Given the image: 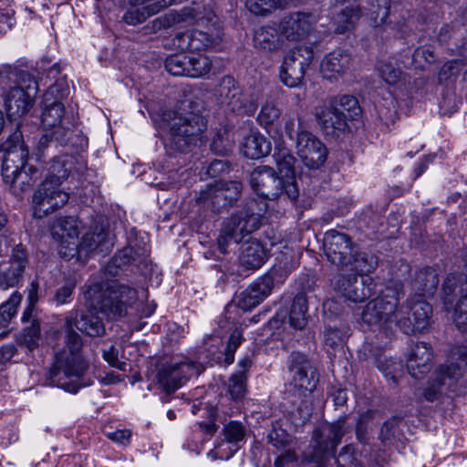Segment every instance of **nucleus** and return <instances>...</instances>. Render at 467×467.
<instances>
[{
  "mask_svg": "<svg viewBox=\"0 0 467 467\" xmlns=\"http://www.w3.org/2000/svg\"><path fill=\"white\" fill-rule=\"evenodd\" d=\"M279 0H246L245 5L254 15L265 16L279 6Z\"/></svg>",
  "mask_w": 467,
  "mask_h": 467,
  "instance_id": "54",
  "label": "nucleus"
},
{
  "mask_svg": "<svg viewBox=\"0 0 467 467\" xmlns=\"http://www.w3.org/2000/svg\"><path fill=\"white\" fill-rule=\"evenodd\" d=\"M11 81L8 90L3 93L5 111L9 119H16L26 115L33 107L38 91L36 79L26 72L1 73L0 82Z\"/></svg>",
  "mask_w": 467,
  "mask_h": 467,
  "instance_id": "5",
  "label": "nucleus"
},
{
  "mask_svg": "<svg viewBox=\"0 0 467 467\" xmlns=\"http://www.w3.org/2000/svg\"><path fill=\"white\" fill-rule=\"evenodd\" d=\"M229 163L224 160H213L207 168V174L211 177H217L229 171Z\"/></svg>",
  "mask_w": 467,
  "mask_h": 467,
  "instance_id": "63",
  "label": "nucleus"
},
{
  "mask_svg": "<svg viewBox=\"0 0 467 467\" xmlns=\"http://www.w3.org/2000/svg\"><path fill=\"white\" fill-rule=\"evenodd\" d=\"M149 16L148 12L140 5H132L123 16L125 23L136 26L144 22Z\"/></svg>",
  "mask_w": 467,
  "mask_h": 467,
  "instance_id": "62",
  "label": "nucleus"
},
{
  "mask_svg": "<svg viewBox=\"0 0 467 467\" xmlns=\"http://www.w3.org/2000/svg\"><path fill=\"white\" fill-rule=\"evenodd\" d=\"M196 202L200 205L211 208L215 212L230 206L228 201L224 200L223 191L220 188L217 182L207 185L204 190L201 191Z\"/></svg>",
  "mask_w": 467,
  "mask_h": 467,
  "instance_id": "34",
  "label": "nucleus"
},
{
  "mask_svg": "<svg viewBox=\"0 0 467 467\" xmlns=\"http://www.w3.org/2000/svg\"><path fill=\"white\" fill-rule=\"evenodd\" d=\"M149 256L150 248L147 244L143 240H136L118 251L114 259L119 263H146Z\"/></svg>",
  "mask_w": 467,
  "mask_h": 467,
  "instance_id": "35",
  "label": "nucleus"
},
{
  "mask_svg": "<svg viewBox=\"0 0 467 467\" xmlns=\"http://www.w3.org/2000/svg\"><path fill=\"white\" fill-rule=\"evenodd\" d=\"M218 93L221 97L224 98L222 102L229 105L234 111L250 116L253 115L257 109V104L254 99H251L246 101L235 86V81L232 77L227 76L222 79Z\"/></svg>",
  "mask_w": 467,
  "mask_h": 467,
  "instance_id": "24",
  "label": "nucleus"
},
{
  "mask_svg": "<svg viewBox=\"0 0 467 467\" xmlns=\"http://www.w3.org/2000/svg\"><path fill=\"white\" fill-rule=\"evenodd\" d=\"M292 270L288 265H273L240 294L237 306L244 310L255 307L271 295L275 287L285 283Z\"/></svg>",
  "mask_w": 467,
  "mask_h": 467,
  "instance_id": "9",
  "label": "nucleus"
},
{
  "mask_svg": "<svg viewBox=\"0 0 467 467\" xmlns=\"http://www.w3.org/2000/svg\"><path fill=\"white\" fill-rule=\"evenodd\" d=\"M27 306L24 310L21 320L27 319L32 315H37L36 305L38 301V284L36 281H32L27 288Z\"/></svg>",
  "mask_w": 467,
  "mask_h": 467,
  "instance_id": "56",
  "label": "nucleus"
},
{
  "mask_svg": "<svg viewBox=\"0 0 467 467\" xmlns=\"http://www.w3.org/2000/svg\"><path fill=\"white\" fill-rule=\"evenodd\" d=\"M174 24L192 25L196 27L177 33L172 38V45L182 51H202L215 47L222 40L223 29L218 17L209 6L192 3L183 7L179 13L171 14Z\"/></svg>",
  "mask_w": 467,
  "mask_h": 467,
  "instance_id": "2",
  "label": "nucleus"
},
{
  "mask_svg": "<svg viewBox=\"0 0 467 467\" xmlns=\"http://www.w3.org/2000/svg\"><path fill=\"white\" fill-rule=\"evenodd\" d=\"M346 333L338 328L327 327L324 331L325 346L331 349H337L344 344Z\"/></svg>",
  "mask_w": 467,
  "mask_h": 467,
  "instance_id": "59",
  "label": "nucleus"
},
{
  "mask_svg": "<svg viewBox=\"0 0 467 467\" xmlns=\"http://www.w3.org/2000/svg\"><path fill=\"white\" fill-rule=\"evenodd\" d=\"M246 375L243 372L234 374L229 379L228 391L233 400L242 399L245 392Z\"/></svg>",
  "mask_w": 467,
  "mask_h": 467,
  "instance_id": "55",
  "label": "nucleus"
},
{
  "mask_svg": "<svg viewBox=\"0 0 467 467\" xmlns=\"http://www.w3.org/2000/svg\"><path fill=\"white\" fill-rule=\"evenodd\" d=\"M72 168V161L68 157H59L53 159L47 171V175L45 180H50L51 183H58L62 185L70 173Z\"/></svg>",
  "mask_w": 467,
  "mask_h": 467,
  "instance_id": "38",
  "label": "nucleus"
},
{
  "mask_svg": "<svg viewBox=\"0 0 467 467\" xmlns=\"http://www.w3.org/2000/svg\"><path fill=\"white\" fill-rule=\"evenodd\" d=\"M187 77L201 78L208 74L212 67L211 59L204 55L188 56Z\"/></svg>",
  "mask_w": 467,
  "mask_h": 467,
  "instance_id": "42",
  "label": "nucleus"
},
{
  "mask_svg": "<svg viewBox=\"0 0 467 467\" xmlns=\"http://www.w3.org/2000/svg\"><path fill=\"white\" fill-rule=\"evenodd\" d=\"M432 361L433 353L431 345L419 342L409 352L406 365L408 372L411 377L420 379L431 370Z\"/></svg>",
  "mask_w": 467,
  "mask_h": 467,
  "instance_id": "27",
  "label": "nucleus"
},
{
  "mask_svg": "<svg viewBox=\"0 0 467 467\" xmlns=\"http://www.w3.org/2000/svg\"><path fill=\"white\" fill-rule=\"evenodd\" d=\"M464 63L460 59H452L446 62L440 69L438 80L440 83H448L453 81L462 69Z\"/></svg>",
  "mask_w": 467,
  "mask_h": 467,
  "instance_id": "49",
  "label": "nucleus"
},
{
  "mask_svg": "<svg viewBox=\"0 0 467 467\" xmlns=\"http://www.w3.org/2000/svg\"><path fill=\"white\" fill-rule=\"evenodd\" d=\"M353 64L351 54L348 50L337 48L324 57L320 70L324 78L337 79L349 72Z\"/></svg>",
  "mask_w": 467,
  "mask_h": 467,
  "instance_id": "26",
  "label": "nucleus"
},
{
  "mask_svg": "<svg viewBox=\"0 0 467 467\" xmlns=\"http://www.w3.org/2000/svg\"><path fill=\"white\" fill-rule=\"evenodd\" d=\"M317 21V16L312 13L293 12L282 17L277 24L285 41L297 42L310 35Z\"/></svg>",
  "mask_w": 467,
  "mask_h": 467,
  "instance_id": "20",
  "label": "nucleus"
},
{
  "mask_svg": "<svg viewBox=\"0 0 467 467\" xmlns=\"http://www.w3.org/2000/svg\"><path fill=\"white\" fill-rule=\"evenodd\" d=\"M377 109L379 119L387 126L395 123L398 114L394 99H391L389 102L384 100V103L379 104Z\"/></svg>",
  "mask_w": 467,
  "mask_h": 467,
  "instance_id": "57",
  "label": "nucleus"
},
{
  "mask_svg": "<svg viewBox=\"0 0 467 467\" xmlns=\"http://www.w3.org/2000/svg\"><path fill=\"white\" fill-rule=\"evenodd\" d=\"M242 263H263L265 258V252L262 244L256 240H251L242 245Z\"/></svg>",
  "mask_w": 467,
  "mask_h": 467,
  "instance_id": "44",
  "label": "nucleus"
},
{
  "mask_svg": "<svg viewBox=\"0 0 467 467\" xmlns=\"http://www.w3.org/2000/svg\"><path fill=\"white\" fill-rule=\"evenodd\" d=\"M3 152L2 177L11 178L17 169H23L26 165L28 149L24 143L22 133L15 130L7 140L1 144Z\"/></svg>",
  "mask_w": 467,
  "mask_h": 467,
  "instance_id": "19",
  "label": "nucleus"
},
{
  "mask_svg": "<svg viewBox=\"0 0 467 467\" xmlns=\"http://www.w3.org/2000/svg\"><path fill=\"white\" fill-rule=\"evenodd\" d=\"M344 424L345 420L340 419L321 427L320 440L317 441V443L324 451H333L339 444L345 433Z\"/></svg>",
  "mask_w": 467,
  "mask_h": 467,
  "instance_id": "33",
  "label": "nucleus"
},
{
  "mask_svg": "<svg viewBox=\"0 0 467 467\" xmlns=\"http://www.w3.org/2000/svg\"><path fill=\"white\" fill-rule=\"evenodd\" d=\"M250 185L253 191L259 196L275 200L281 194H285L290 200H296L299 195L297 183L293 180L285 181L283 176H278L274 168L269 166H258L250 176Z\"/></svg>",
  "mask_w": 467,
  "mask_h": 467,
  "instance_id": "10",
  "label": "nucleus"
},
{
  "mask_svg": "<svg viewBox=\"0 0 467 467\" xmlns=\"http://www.w3.org/2000/svg\"><path fill=\"white\" fill-rule=\"evenodd\" d=\"M436 61V55L431 45L419 47L412 54V63L415 67L423 69L426 65Z\"/></svg>",
  "mask_w": 467,
  "mask_h": 467,
  "instance_id": "47",
  "label": "nucleus"
},
{
  "mask_svg": "<svg viewBox=\"0 0 467 467\" xmlns=\"http://www.w3.org/2000/svg\"><path fill=\"white\" fill-rule=\"evenodd\" d=\"M234 146V140L232 133L226 129L219 130L213 136L211 150L214 154L226 156Z\"/></svg>",
  "mask_w": 467,
  "mask_h": 467,
  "instance_id": "41",
  "label": "nucleus"
},
{
  "mask_svg": "<svg viewBox=\"0 0 467 467\" xmlns=\"http://www.w3.org/2000/svg\"><path fill=\"white\" fill-rule=\"evenodd\" d=\"M104 359L112 367L117 368L122 371H126L127 363L119 361L118 358V353L113 347L103 351Z\"/></svg>",
  "mask_w": 467,
  "mask_h": 467,
  "instance_id": "64",
  "label": "nucleus"
},
{
  "mask_svg": "<svg viewBox=\"0 0 467 467\" xmlns=\"http://www.w3.org/2000/svg\"><path fill=\"white\" fill-rule=\"evenodd\" d=\"M298 158L308 169L317 170L327 161V150L325 144L310 131H301L295 140Z\"/></svg>",
  "mask_w": 467,
  "mask_h": 467,
  "instance_id": "18",
  "label": "nucleus"
},
{
  "mask_svg": "<svg viewBox=\"0 0 467 467\" xmlns=\"http://www.w3.org/2000/svg\"><path fill=\"white\" fill-rule=\"evenodd\" d=\"M307 299L305 294H298L295 296L288 322L285 321L287 313L285 310H279L275 316L268 321L269 329L273 335L281 336L287 327L302 330L307 324Z\"/></svg>",
  "mask_w": 467,
  "mask_h": 467,
  "instance_id": "17",
  "label": "nucleus"
},
{
  "mask_svg": "<svg viewBox=\"0 0 467 467\" xmlns=\"http://www.w3.org/2000/svg\"><path fill=\"white\" fill-rule=\"evenodd\" d=\"M431 306L421 298L410 299L406 306L397 307V326L405 333L422 332L431 322Z\"/></svg>",
  "mask_w": 467,
  "mask_h": 467,
  "instance_id": "12",
  "label": "nucleus"
},
{
  "mask_svg": "<svg viewBox=\"0 0 467 467\" xmlns=\"http://www.w3.org/2000/svg\"><path fill=\"white\" fill-rule=\"evenodd\" d=\"M377 71L382 80L390 86L397 85L404 78V74L394 57L379 61L377 65Z\"/></svg>",
  "mask_w": 467,
  "mask_h": 467,
  "instance_id": "36",
  "label": "nucleus"
},
{
  "mask_svg": "<svg viewBox=\"0 0 467 467\" xmlns=\"http://www.w3.org/2000/svg\"><path fill=\"white\" fill-rule=\"evenodd\" d=\"M313 59V51L309 47L290 50L283 58L279 67V78L288 88L301 85L306 68Z\"/></svg>",
  "mask_w": 467,
  "mask_h": 467,
  "instance_id": "13",
  "label": "nucleus"
},
{
  "mask_svg": "<svg viewBox=\"0 0 467 467\" xmlns=\"http://www.w3.org/2000/svg\"><path fill=\"white\" fill-rule=\"evenodd\" d=\"M198 374L194 364L189 360H171L161 364L156 375V379L161 389L167 394L180 389L190 377Z\"/></svg>",
  "mask_w": 467,
  "mask_h": 467,
  "instance_id": "16",
  "label": "nucleus"
},
{
  "mask_svg": "<svg viewBox=\"0 0 467 467\" xmlns=\"http://www.w3.org/2000/svg\"><path fill=\"white\" fill-rule=\"evenodd\" d=\"M69 199V194L58 183H51L45 180L33 195L34 215L37 218L55 212L63 207Z\"/></svg>",
  "mask_w": 467,
  "mask_h": 467,
  "instance_id": "14",
  "label": "nucleus"
},
{
  "mask_svg": "<svg viewBox=\"0 0 467 467\" xmlns=\"http://www.w3.org/2000/svg\"><path fill=\"white\" fill-rule=\"evenodd\" d=\"M23 272L22 265H13L6 270L0 272V286L3 289L16 286L19 284Z\"/></svg>",
  "mask_w": 467,
  "mask_h": 467,
  "instance_id": "48",
  "label": "nucleus"
},
{
  "mask_svg": "<svg viewBox=\"0 0 467 467\" xmlns=\"http://www.w3.org/2000/svg\"><path fill=\"white\" fill-rule=\"evenodd\" d=\"M114 245V235L109 232L107 220L101 219L85 234L80 250L89 254H108Z\"/></svg>",
  "mask_w": 467,
  "mask_h": 467,
  "instance_id": "22",
  "label": "nucleus"
},
{
  "mask_svg": "<svg viewBox=\"0 0 467 467\" xmlns=\"http://www.w3.org/2000/svg\"><path fill=\"white\" fill-rule=\"evenodd\" d=\"M188 56L172 55L166 58L165 68L172 76L187 77Z\"/></svg>",
  "mask_w": 467,
  "mask_h": 467,
  "instance_id": "46",
  "label": "nucleus"
},
{
  "mask_svg": "<svg viewBox=\"0 0 467 467\" xmlns=\"http://www.w3.org/2000/svg\"><path fill=\"white\" fill-rule=\"evenodd\" d=\"M280 115L281 109L277 107L275 102L269 100L262 106L257 116V120L260 125L267 127L277 120L280 118Z\"/></svg>",
  "mask_w": 467,
  "mask_h": 467,
  "instance_id": "50",
  "label": "nucleus"
},
{
  "mask_svg": "<svg viewBox=\"0 0 467 467\" xmlns=\"http://www.w3.org/2000/svg\"><path fill=\"white\" fill-rule=\"evenodd\" d=\"M325 249L329 263H351L348 259L352 255L353 246L350 237L337 230H329L325 234Z\"/></svg>",
  "mask_w": 467,
  "mask_h": 467,
  "instance_id": "25",
  "label": "nucleus"
},
{
  "mask_svg": "<svg viewBox=\"0 0 467 467\" xmlns=\"http://www.w3.org/2000/svg\"><path fill=\"white\" fill-rule=\"evenodd\" d=\"M256 207V202L252 201L224 222L218 238V245L222 253H225V246L229 240L240 243L245 236L260 228L265 207L255 211Z\"/></svg>",
  "mask_w": 467,
  "mask_h": 467,
  "instance_id": "8",
  "label": "nucleus"
},
{
  "mask_svg": "<svg viewBox=\"0 0 467 467\" xmlns=\"http://www.w3.org/2000/svg\"><path fill=\"white\" fill-rule=\"evenodd\" d=\"M254 46L260 52L274 54L285 47V38L280 34L278 24L275 26H264L255 30Z\"/></svg>",
  "mask_w": 467,
  "mask_h": 467,
  "instance_id": "29",
  "label": "nucleus"
},
{
  "mask_svg": "<svg viewBox=\"0 0 467 467\" xmlns=\"http://www.w3.org/2000/svg\"><path fill=\"white\" fill-rule=\"evenodd\" d=\"M242 342V331L235 328L230 335L228 344L224 349L225 363L230 365L234 362V352Z\"/></svg>",
  "mask_w": 467,
  "mask_h": 467,
  "instance_id": "61",
  "label": "nucleus"
},
{
  "mask_svg": "<svg viewBox=\"0 0 467 467\" xmlns=\"http://www.w3.org/2000/svg\"><path fill=\"white\" fill-rule=\"evenodd\" d=\"M284 121L285 132L291 140H295L299 132L307 131L303 127L302 119L296 112L286 113Z\"/></svg>",
  "mask_w": 467,
  "mask_h": 467,
  "instance_id": "52",
  "label": "nucleus"
},
{
  "mask_svg": "<svg viewBox=\"0 0 467 467\" xmlns=\"http://www.w3.org/2000/svg\"><path fill=\"white\" fill-rule=\"evenodd\" d=\"M377 367L384 373L388 380L394 384L398 382V375L401 372V365L393 360H385V363L379 358L377 360Z\"/></svg>",
  "mask_w": 467,
  "mask_h": 467,
  "instance_id": "60",
  "label": "nucleus"
},
{
  "mask_svg": "<svg viewBox=\"0 0 467 467\" xmlns=\"http://www.w3.org/2000/svg\"><path fill=\"white\" fill-rule=\"evenodd\" d=\"M11 178H3L5 184L14 195H21L28 191L38 177V171L33 166L26 165L23 169H17Z\"/></svg>",
  "mask_w": 467,
  "mask_h": 467,
  "instance_id": "31",
  "label": "nucleus"
},
{
  "mask_svg": "<svg viewBox=\"0 0 467 467\" xmlns=\"http://www.w3.org/2000/svg\"><path fill=\"white\" fill-rule=\"evenodd\" d=\"M241 134V152L246 158L257 160L270 153L271 143L257 130L244 129Z\"/></svg>",
  "mask_w": 467,
  "mask_h": 467,
  "instance_id": "28",
  "label": "nucleus"
},
{
  "mask_svg": "<svg viewBox=\"0 0 467 467\" xmlns=\"http://www.w3.org/2000/svg\"><path fill=\"white\" fill-rule=\"evenodd\" d=\"M220 188L223 191L224 200H227L230 206L233 205L241 196L243 184L239 181H218Z\"/></svg>",
  "mask_w": 467,
  "mask_h": 467,
  "instance_id": "53",
  "label": "nucleus"
},
{
  "mask_svg": "<svg viewBox=\"0 0 467 467\" xmlns=\"http://www.w3.org/2000/svg\"><path fill=\"white\" fill-rule=\"evenodd\" d=\"M366 15L371 19L373 25L379 26L385 24L389 15L390 0H369Z\"/></svg>",
  "mask_w": 467,
  "mask_h": 467,
  "instance_id": "40",
  "label": "nucleus"
},
{
  "mask_svg": "<svg viewBox=\"0 0 467 467\" xmlns=\"http://www.w3.org/2000/svg\"><path fill=\"white\" fill-rule=\"evenodd\" d=\"M330 101L347 114L348 119H354L360 113L358 102L353 96L344 95L338 99H333Z\"/></svg>",
  "mask_w": 467,
  "mask_h": 467,
  "instance_id": "51",
  "label": "nucleus"
},
{
  "mask_svg": "<svg viewBox=\"0 0 467 467\" xmlns=\"http://www.w3.org/2000/svg\"><path fill=\"white\" fill-rule=\"evenodd\" d=\"M316 117L318 124L327 132L335 130H344L347 127V114L331 101L317 108Z\"/></svg>",
  "mask_w": 467,
  "mask_h": 467,
  "instance_id": "30",
  "label": "nucleus"
},
{
  "mask_svg": "<svg viewBox=\"0 0 467 467\" xmlns=\"http://www.w3.org/2000/svg\"><path fill=\"white\" fill-rule=\"evenodd\" d=\"M21 321L25 327L16 336V342L32 351L39 346L41 340L40 318L38 315H32L31 317Z\"/></svg>",
  "mask_w": 467,
  "mask_h": 467,
  "instance_id": "32",
  "label": "nucleus"
},
{
  "mask_svg": "<svg viewBox=\"0 0 467 467\" xmlns=\"http://www.w3.org/2000/svg\"><path fill=\"white\" fill-rule=\"evenodd\" d=\"M444 304H452V296H461L454 309L453 321L459 330L467 331V275H449L443 284Z\"/></svg>",
  "mask_w": 467,
  "mask_h": 467,
  "instance_id": "15",
  "label": "nucleus"
},
{
  "mask_svg": "<svg viewBox=\"0 0 467 467\" xmlns=\"http://www.w3.org/2000/svg\"><path fill=\"white\" fill-rule=\"evenodd\" d=\"M22 296L18 293H13L10 298L0 306V329L6 327L11 319L16 316Z\"/></svg>",
  "mask_w": 467,
  "mask_h": 467,
  "instance_id": "45",
  "label": "nucleus"
},
{
  "mask_svg": "<svg viewBox=\"0 0 467 467\" xmlns=\"http://www.w3.org/2000/svg\"><path fill=\"white\" fill-rule=\"evenodd\" d=\"M335 290L352 302H362L376 291L373 278L368 275L358 276L353 269H341L332 279Z\"/></svg>",
  "mask_w": 467,
  "mask_h": 467,
  "instance_id": "11",
  "label": "nucleus"
},
{
  "mask_svg": "<svg viewBox=\"0 0 467 467\" xmlns=\"http://www.w3.org/2000/svg\"><path fill=\"white\" fill-rule=\"evenodd\" d=\"M274 157L281 176L285 181L293 180L296 182L294 170L296 159L289 150L286 149L279 150L278 152L274 154Z\"/></svg>",
  "mask_w": 467,
  "mask_h": 467,
  "instance_id": "39",
  "label": "nucleus"
},
{
  "mask_svg": "<svg viewBox=\"0 0 467 467\" xmlns=\"http://www.w3.org/2000/svg\"><path fill=\"white\" fill-rule=\"evenodd\" d=\"M131 5L142 6L151 16L172 5L173 0H129Z\"/></svg>",
  "mask_w": 467,
  "mask_h": 467,
  "instance_id": "58",
  "label": "nucleus"
},
{
  "mask_svg": "<svg viewBox=\"0 0 467 467\" xmlns=\"http://www.w3.org/2000/svg\"><path fill=\"white\" fill-rule=\"evenodd\" d=\"M52 234L60 241L58 253L62 258L70 261L78 253L76 242L79 234L77 220L72 216L58 218L54 225Z\"/></svg>",
  "mask_w": 467,
  "mask_h": 467,
  "instance_id": "21",
  "label": "nucleus"
},
{
  "mask_svg": "<svg viewBox=\"0 0 467 467\" xmlns=\"http://www.w3.org/2000/svg\"><path fill=\"white\" fill-rule=\"evenodd\" d=\"M361 14V9L356 5L347 6L342 9L332 22L334 31L337 34H343L351 29L356 21L360 17Z\"/></svg>",
  "mask_w": 467,
  "mask_h": 467,
  "instance_id": "37",
  "label": "nucleus"
},
{
  "mask_svg": "<svg viewBox=\"0 0 467 467\" xmlns=\"http://www.w3.org/2000/svg\"><path fill=\"white\" fill-rule=\"evenodd\" d=\"M62 83L51 85L43 96L41 121L45 133L39 140L41 148L49 143L64 144L67 141L70 130L64 125L65 107L61 102L64 97Z\"/></svg>",
  "mask_w": 467,
  "mask_h": 467,
  "instance_id": "3",
  "label": "nucleus"
},
{
  "mask_svg": "<svg viewBox=\"0 0 467 467\" xmlns=\"http://www.w3.org/2000/svg\"><path fill=\"white\" fill-rule=\"evenodd\" d=\"M292 362L290 384L294 387L295 395L307 397L315 390L318 381L316 371L303 356H294Z\"/></svg>",
  "mask_w": 467,
  "mask_h": 467,
  "instance_id": "23",
  "label": "nucleus"
},
{
  "mask_svg": "<svg viewBox=\"0 0 467 467\" xmlns=\"http://www.w3.org/2000/svg\"><path fill=\"white\" fill-rule=\"evenodd\" d=\"M467 369V346L455 345L451 348L448 363L439 366L433 372L430 386L424 392L428 401L437 399L442 388L452 389Z\"/></svg>",
  "mask_w": 467,
  "mask_h": 467,
  "instance_id": "7",
  "label": "nucleus"
},
{
  "mask_svg": "<svg viewBox=\"0 0 467 467\" xmlns=\"http://www.w3.org/2000/svg\"><path fill=\"white\" fill-rule=\"evenodd\" d=\"M164 145L169 152L184 153L202 140L206 130L203 117L193 112L175 115L164 124Z\"/></svg>",
  "mask_w": 467,
  "mask_h": 467,
  "instance_id": "4",
  "label": "nucleus"
},
{
  "mask_svg": "<svg viewBox=\"0 0 467 467\" xmlns=\"http://www.w3.org/2000/svg\"><path fill=\"white\" fill-rule=\"evenodd\" d=\"M400 281H392L381 291V296L368 302L361 314L362 323L370 326H397V307L403 296Z\"/></svg>",
  "mask_w": 467,
  "mask_h": 467,
  "instance_id": "6",
  "label": "nucleus"
},
{
  "mask_svg": "<svg viewBox=\"0 0 467 467\" xmlns=\"http://www.w3.org/2000/svg\"><path fill=\"white\" fill-rule=\"evenodd\" d=\"M244 427L240 422L230 421L224 426L223 434L225 441L229 444H234V447H229L231 450V454L226 456V459L230 458L238 450L237 443L244 441Z\"/></svg>",
  "mask_w": 467,
  "mask_h": 467,
  "instance_id": "43",
  "label": "nucleus"
},
{
  "mask_svg": "<svg viewBox=\"0 0 467 467\" xmlns=\"http://www.w3.org/2000/svg\"><path fill=\"white\" fill-rule=\"evenodd\" d=\"M83 294L90 309L75 320L67 318L66 348L57 355L56 362L50 370L53 383L71 393H76L80 388L89 384L80 383L88 364L80 355L81 338L73 331V327L90 337L101 336L105 327L93 311L100 312L108 319H117L125 316L127 307L137 300L135 289L116 280L91 281L85 285Z\"/></svg>",
  "mask_w": 467,
  "mask_h": 467,
  "instance_id": "1",
  "label": "nucleus"
}]
</instances>
